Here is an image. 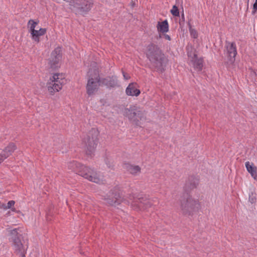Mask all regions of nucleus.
<instances>
[{"label":"nucleus","mask_w":257,"mask_h":257,"mask_svg":"<svg viewBox=\"0 0 257 257\" xmlns=\"http://www.w3.org/2000/svg\"><path fill=\"white\" fill-rule=\"evenodd\" d=\"M100 85V78L96 70L94 71V74H89V77L86 85L87 93L88 95H91L94 91H97Z\"/></svg>","instance_id":"1a4fd4ad"},{"label":"nucleus","mask_w":257,"mask_h":257,"mask_svg":"<svg viewBox=\"0 0 257 257\" xmlns=\"http://www.w3.org/2000/svg\"><path fill=\"white\" fill-rule=\"evenodd\" d=\"M125 116L130 120L139 125V121L143 120L145 118V111L136 105H131L129 108L125 109Z\"/></svg>","instance_id":"423d86ee"},{"label":"nucleus","mask_w":257,"mask_h":257,"mask_svg":"<svg viewBox=\"0 0 257 257\" xmlns=\"http://www.w3.org/2000/svg\"><path fill=\"white\" fill-rule=\"evenodd\" d=\"M130 199L133 200L132 205L135 207V209H145L152 205L150 200L145 195H131L130 196Z\"/></svg>","instance_id":"0eeeda50"},{"label":"nucleus","mask_w":257,"mask_h":257,"mask_svg":"<svg viewBox=\"0 0 257 257\" xmlns=\"http://www.w3.org/2000/svg\"><path fill=\"white\" fill-rule=\"evenodd\" d=\"M199 183V179L197 177L193 175L189 176L186 181L184 187V193L183 194H189L192 190L197 188Z\"/></svg>","instance_id":"4468645a"},{"label":"nucleus","mask_w":257,"mask_h":257,"mask_svg":"<svg viewBox=\"0 0 257 257\" xmlns=\"http://www.w3.org/2000/svg\"><path fill=\"white\" fill-rule=\"evenodd\" d=\"M157 29L159 32L161 33H166L169 31V24L167 20L162 22H158L157 24Z\"/></svg>","instance_id":"aec40b11"},{"label":"nucleus","mask_w":257,"mask_h":257,"mask_svg":"<svg viewBox=\"0 0 257 257\" xmlns=\"http://www.w3.org/2000/svg\"><path fill=\"white\" fill-rule=\"evenodd\" d=\"M136 83H130L128 85L125 90L126 94L127 95L138 96L140 95L141 91L136 88Z\"/></svg>","instance_id":"a211bd4d"},{"label":"nucleus","mask_w":257,"mask_h":257,"mask_svg":"<svg viewBox=\"0 0 257 257\" xmlns=\"http://www.w3.org/2000/svg\"><path fill=\"white\" fill-rule=\"evenodd\" d=\"M257 9V0L255 1L253 5V9Z\"/></svg>","instance_id":"7c9ffc66"},{"label":"nucleus","mask_w":257,"mask_h":257,"mask_svg":"<svg viewBox=\"0 0 257 257\" xmlns=\"http://www.w3.org/2000/svg\"><path fill=\"white\" fill-rule=\"evenodd\" d=\"M200 208L198 199H195L188 193L183 194L180 199V208L184 215H192Z\"/></svg>","instance_id":"7ed1b4c3"},{"label":"nucleus","mask_w":257,"mask_h":257,"mask_svg":"<svg viewBox=\"0 0 257 257\" xmlns=\"http://www.w3.org/2000/svg\"><path fill=\"white\" fill-rule=\"evenodd\" d=\"M68 168L90 181L98 184L103 182V178L99 172H97L94 169L84 166L77 161H73L68 163Z\"/></svg>","instance_id":"f03ea898"},{"label":"nucleus","mask_w":257,"mask_h":257,"mask_svg":"<svg viewBox=\"0 0 257 257\" xmlns=\"http://www.w3.org/2000/svg\"><path fill=\"white\" fill-rule=\"evenodd\" d=\"M171 14L175 17H180V13L178 7L176 5L173 6L170 11Z\"/></svg>","instance_id":"393cba45"},{"label":"nucleus","mask_w":257,"mask_h":257,"mask_svg":"<svg viewBox=\"0 0 257 257\" xmlns=\"http://www.w3.org/2000/svg\"><path fill=\"white\" fill-rule=\"evenodd\" d=\"M189 31H190V35L192 37H193L194 39L197 38L198 37L197 32L195 29H192L191 27V26L190 24H189Z\"/></svg>","instance_id":"a878e982"},{"label":"nucleus","mask_w":257,"mask_h":257,"mask_svg":"<svg viewBox=\"0 0 257 257\" xmlns=\"http://www.w3.org/2000/svg\"><path fill=\"white\" fill-rule=\"evenodd\" d=\"M181 7H182V13H181V20L183 22H184L185 21V15H184V11H183V8L182 5L181 6Z\"/></svg>","instance_id":"c85d7f7f"},{"label":"nucleus","mask_w":257,"mask_h":257,"mask_svg":"<svg viewBox=\"0 0 257 257\" xmlns=\"http://www.w3.org/2000/svg\"><path fill=\"white\" fill-rule=\"evenodd\" d=\"M17 147L14 143H11L0 153V164L14 152Z\"/></svg>","instance_id":"dca6fc26"},{"label":"nucleus","mask_w":257,"mask_h":257,"mask_svg":"<svg viewBox=\"0 0 257 257\" xmlns=\"http://www.w3.org/2000/svg\"><path fill=\"white\" fill-rule=\"evenodd\" d=\"M225 49L226 51V56L227 61L225 62L227 65H232L235 60V57L237 55V49L235 42H229L226 41Z\"/></svg>","instance_id":"ddd939ff"},{"label":"nucleus","mask_w":257,"mask_h":257,"mask_svg":"<svg viewBox=\"0 0 257 257\" xmlns=\"http://www.w3.org/2000/svg\"><path fill=\"white\" fill-rule=\"evenodd\" d=\"M37 33L34 34H31L32 39L35 42L39 43L40 41L39 37L41 36L44 35L46 33V29L40 28L39 30H36Z\"/></svg>","instance_id":"412c9836"},{"label":"nucleus","mask_w":257,"mask_h":257,"mask_svg":"<svg viewBox=\"0 0 257 257\" xmlns=\"http://www.w3.org/2000/svg\"><path fill=\"white\" fill-rule=\"evenodd\" d=\"M98 131L95 128H92L83 139V142L86 148V154L91 156L94 151L98 142Z\"/></svg>","instance_id":"39448f33"},{"label":"nucleus","mask_w":257,"mask_h":257,"mask_svg":"<svg viewBox=\"0 0 257 257\" xmlns=\"http://www.w3.org/2000/svg\"><path fill=\"white\" fill-rule=\"evenodd\" d=\"M122 73H123V77L125 79L127 80L130 78V77L127 74L125 73L124 72H123Z\"/></svg>","instance_id":"c756f323"},{"label":"nucleus","mask_w":257,"mask_h":257,"mask_svg":"<svg viewBox=\"0 0 257 257\" xmlns=\"http://www.w3.org/2000/svg\"><path fill=\"white\" fill-rule=\"evenodd\" d=\"M50 80L51 82L47 84V88L50 93L53 95L55 92H58L61 89L65 80L64 79L62 74L59 73L54 74Z\"/></svg>","instance_id":"6e6552de"},{"label":"nucleus","mask_w":257,"mask_h":257,"mask_svg":"<svg viewBox=\"0 0 257 257\" xmlns=\"http://www.w3.org/2000/svg\"><path fill=\"white\" fill-rule=\"evenodd\" d=\"M146 55L155 71L160 73L165 71L168 59L158 45L154 43L149 44L146 47Z\"/></svg>","instance_id":"f257e3e1"},{"label":"nucleus","mask_w":257,"mask_h":257,"mask_svg":"<svg viewBox=\"0 0 257 257\" xmlns=\"http://www.w3.org/2000/svg\"><path fill=\"white\" fill-rule=\"evenodd\" d=\"M9 232V239L12 243L15 252L21 257H25V253L27 248L22 242L21 231L19 228L10 229H7Z\"/></svg>","instance_id":"20e7f679"},{"label":"nucleus","mask_w":257,"mask_h":257,"mask_svg":"<svg viewBox=\"0 0 257 257\" xmlns=\"http://www.w3.org/2000/svg\"><path fill=\"white\" fill-rule=\"evenodd\" d=\"M70 5L78 13L84 15L90 10L92 4L89 0H72L70 1Z\"/></svg>","instance_id":"9d476101"},{"label":"nucleus","mask_w":257,"mask_h":257,"mask_svg":"<svg viewBox=\"0 0 257 257\" xmlns=\"http://www.w3.org/2000/svg\"><path fill=\"white\" fill-rule=\"evenodd\" d=\"M39 21L35 22L33 20L31 19L29 21L28 25H31L30 27V32L31 34H34L37 33V32L35 29L36 26L38 25Z\"/></svg>","instance_id":"5701e85b"},{"label":"nucleus","mask_w":257,"mask_h":257,"mask_svg":"<svg viewBox=\"0 0 257 257\" xmlns=\"http://www.w3.org/2000/svg\"><path fill=\"white\" fill-rule=\"evenodd\" d=\"M194 57L196 58L193 62V66L195 69L200 71L202 70L203 67V61L201 59H197V55L194 54Z\"/></svg>","instance_id":"4be33fe9"},{"label":"nucleus","mask_w":257,"mask_h":257,"mask_svg":"<svg viewBox=\"0 0 257 257\" xmlns=\"http://www.w3.org/2000/svg\"><path fill=\"white\" fill-rule=\"evenodd\" d=\"M256 195L253 192H251L249 194V201L251 203H254L256 202Z\"/></svg>","instance_id":"bb28decb"},{"label":"nucleus","mask_w":257,"mask_h":257,"mask_svg":"<svg viewBox=\"0 0 257 257\" xmlns=\"http://www.w3.org/2000/svg\"><path fill=\"white\" fill-rule=\"evenodd\" d=\"M245 165L247 171L250 174L253 179L256 180L257 179V168L254 166L252 163H250L249 162H246Z\"/></svg>","instance_id":"6ab92c4d"},{"label":"nucleus","mask_w":257,"mask_h":257,"mask_svg":"<svg viewBox=\"0 0 257 257\" xmlns=\"http://www.w3.org/2000/svg\"><path fill=\"white\" fill-rule=\"evenodd\" d=\"M101 86H105L107 88H114L118 85V80L115 76H107L100 78Z\"/></svg>","instance_id":"2eb2a0df"},{"label":"nucleus","mask_w":257,"mask_h":257,"mask_svg":"<svg viewBox=\"0 0 257 257\" xmlns=\"http://www.w3.org/2000/svg\"><path fill=\"white\" fill-rule=\"evenodd\" d=\"M123 168L133 175H138L141 173V169L140 166L138 165H134L130 163H125L123 165Z\"/></svg>","instance_id":"f3484780"},{"label":"nucleus","mask_w":257,"mask_h":257,"mask_svg":"<svg viewBox=\"0 0 257 257\" xmlns=\"http://www.w3.org/2000/svg\"><path fill=\"white\" fill-rule=\"evenodd\" d=\"M256 11H257V9H253L252 11V12H251L252 15H254L256 13Z\"/></svg>","instance_id":"473e14b6"},{"label":"nucleus","mask_w":257,"mask_h":257,"mask_svg":"<svg viewBox=\"0 0 257 257\" xmlns=\"http://www.w3.org/2000/svg\"><path fill=\"white\" fill-rule=\"evenodd\" d=\"M61 58V48L58 47L52 52L50 57L48 59V64L50 68L52 69H56L60 67Z\"/></svg>","instance_id":"f8f14e48"},{"label":"nucleus","mask_w":257,"mask_h":257,"mask_svg":"<svg viewBox=\"0 0 257 257\" xmlns=\"http://www.w3.org/2000/svg\"><path fill=\"white\" fill-rule=\"evenodd\" d=\"M15 203V202L14 200H11L8 202L7 205L3 204V207L5 209H11L12 211H15L16 210L15 208H12V206H13L14 205Z\"/></svg>","instance_id":"b1692460"},{"label":"nucleus","mask_w":257,"mask_h":257,"mask_svg":"<svg viewBox=\"0 0 257 257\" xmlns=\"http://www.w3.org/2000/svg\"><path fill=\"white\" fill-rule=\"evenodd\" d=\"M164 37H165V38L166 40H169V41L171 40V37L168 35L165 34Z\"/></svg>","instance_id":"2f4dec72"},{"label":"nucleus","mask_w":257,"mask_h":257,"mask_svg":"<svg viewBox=\"0 0 257 257\" xmlns=\"http://www.w3.org/2000/svg\"><path fill=\"white\" fill-rule=\"evenodd\" d=\"M105 200L106 203L108 205L115 206L121 203L123 198L120 195L119 190L117 188H114L106 195Z\"/></svg>","instance_id":"9b49d317"},{"label":"nucleus","mask_w":257,"mask_h":257,"mask_svg":"<svg viewBox=\"0 0 257 257\" xmlns=\"http://www.w3.org/2000/svg\"><path fill=\"white\" fill-rule=\"evenodd\" d=\"M105 164L107 165L108 168H109L111 169H113V165L112 164V162L108 158H106L105 159Z\"/></svg>","instance_id":"cd10ccee"}]
</instances>
